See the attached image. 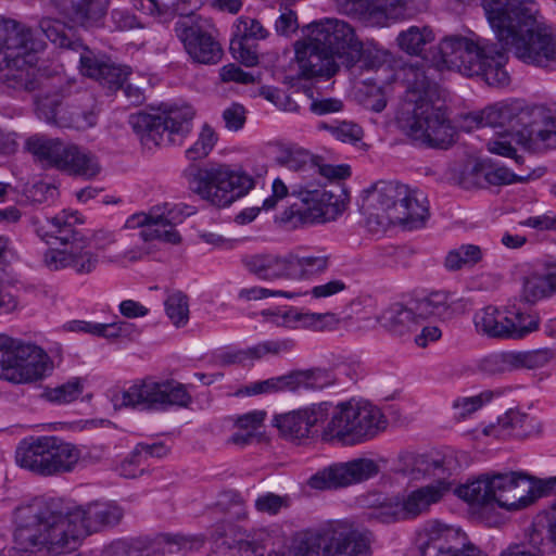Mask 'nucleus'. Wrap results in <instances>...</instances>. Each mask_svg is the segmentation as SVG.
Here are the masks:
<instances>
[{
	"label": "nucleus",
	"mask_w": 556,
	"mask_h": 556,
	"mask_svg": "<svg viewBox=\"0 0 556 556\" xmlns=\"http://www.w3.org/2000/svg\"><path fill=\"white\" fill-rule=\"evenodd\" d=\"M482 8L501 48L473 34L451 35L439 43L441 59L435 67L409 64L403 68L406 92L396 122L419 144L446 149L456 138L455 128L437 105L441 99L434 81L438 70L455 68L466 76H481L489 86L503 88L510 83L505 48L526 64L556 67V34L539 20L533 0H482Z\"/></svg>",
	"instance_id": "obj_1"
},
{
	"label": "nucleus",
	"mask_w": 556,
	"mask_h": 556,
	"mask_svg": "<svg viewBox=\"0 0 556 556\" xmlns=\"http://www.w3.org/2000/svg\"><path fill=\"white\" fill-rule=\"evenodd\" d=\"M45 43L34 37L26 24L0 16V79L9 88L38 92L35 96L36 114L40 119L60 127L84 130L93 121L92 115L74 117L62 106L61 88L50 79L37 76V53Z\"/></svg>",
	"instance_id": "obj_2"
},
{
	"label": "nucleus",
	"mask_w": 556,
	"mask_h": 556,
	"mask_svg": "<svg viewBox=\"0 0 556 556\" xmlns=\"http://www.w3.org/2000/svg\"><path fill=\"white\" fill-rule=\"evenodd\" d=\"M14 541L24 551L52 556L75 551L81 530L62 498L36 497L14 510Z\"/></svg>",
	"instance_id": "obj_3"
},
{
	"label": "nucleus",
	"mask_w": 556,
	"mask_h": 556,
	"mask_svg": "<svg viewBox=\"0 0 556 556\" xmlns=\"http://www.w3.org/2000/svg\"><path fill=\"white\" fill-rule=\"evenodd\" d=\"M359 210L371 231L399 225L413 230L425 226L430 216L426 194L399 181H378L364 190Z\"/></svg>",
	"instance_id": "obj_4"
},
{
	"label": "nucleus",
	"mask_w": 556,
	"mask_h": 556,
	"mask_svg": "<svg viewBox=\"0 0 556 556\" xmlns=\"http://www.w3.org/2000/svg\"><path fill=\"white\" fill-rule=\"evenodd\" d=\"M374 533L349 520L330 521L294 535L292 556H372Z\"/></svg>",
	"instance_id": "obj_5"
},
{
	"label": "nucleus",
	"mask_w": 556,
	"mask_h": 556,
	"mask_svg": "<svg viewBox=\"0 0 556 556\" xmlns=\"http://www.w3.org/2000/svg\"><path fill=\"white\" fill-rule=\"evenodd\" d=\"M466 121L479 126L505 127L516 134L527 149L556 147V125L540 109H529L519 101L490 106L481 114H469Z\"/></svg>",
	"instance_id": "obj_6"
},
{
	"label": "nucleus",
	"mask_w": 556,
	"mask_h": 556,
	"mask_svg": "<svg viewBox=\"0 0 556 556\" xmlns=\"http://www.w3.org/2000/svg\"><path fill=\"white\" fill-rule=\"evenodd\" d=\"M78 217L75 214H60L39 222L37 233L47 242L54 238L62 249H49L43 254V263L51 270L71 268L78 275L92 273L99 256L93 252L90 240L75 229Z\"/></svg>",
	"instance_id": "obj_7"
},
{
	"label": "nucleus",
	"mask_w": 556,
	"mask_h": 556,
	"mask_svg": "<svg viewBox=\"0 0 556 556\" xmlns=\"http://www.w3.org/2000/svg\"><path fill=\"white\" fill-rule=\"evenodd\" d=\"M319 437L323 442L354 446L372 440L388 427L382 410L364 400H349L330 407Z\"/></svg>",
	"instance_id": "obj_8"
},
{
	"label": "nucleus",
	"mask_w": 556,
	"mask_h": 556,
	"mask_svg": "<svg viewBox=\"0 0 556 556\" xmlns=\"http://www.w3.org/2000/svg\"><path fill=\"white\" fill-rule=\"evenodd\" d=\"M291 195L299 200L281 214L283 223L293 227L326 224L336 220L348 208L350 195L342 185L318 187L309 181L291 186Z\"/></svg>",
	"instance_id": "obj_9"
},
{
	"label": "nucleus",
	"mask_w": 556,
	"mask_h": 556,
	"mask_svg": "<svg viewBox=\"0 0 556 556\" xmlns=\"http://www.w3.org/2000/svg\"><path fill=\"white\" fill-rule=\"evenodd\" d=\"M188 188L202 200L226 207L245 195L254 186L253 178L227 164H189L182 170Z\"/></svg>",
	"instance_id": "obj_10"
},
{
	"label": "nucleus",
	"mask_w": 556,
	"mask_h": 556,
	"mask_svg": "<svg viewBox=\"0 0 556 556\" xmlns=\"http://www.w3.org/2000/svg\"><path fill=\"white\" fill-rule=\"evenodd\" d=\"M468 301L445 292H432L428 296L410 302L408 306L394 303L382 312L378 321L395 334L416 330L419 324L430 317L443 319L464 313Z\"/></svg>",
	"instance_id": "obj_11"
},
{
	"label": "nucleus",
	"mask_w": 556,
	"mask_h": 556,
	"mask_svg": "<svg viewBox=\"0 0 556 556\" xmlns=\"http://www.w3.org/2000/svg\"><path fill=\"white\" fill-rule=\"evenodd\" d=\"M26 149L43 166L71 176L90 179L101 170L98 157L93 153L60 138L34 136L27 139Z\"/></svg>",
	"instance_id": "obj_12"
},
{
	"label": "nucleus",
	"mask_w": 556,
	"mask_h": 556,
	"mask_svg": "<svg viewBox=\"0 0 556 556\" xmlns=\"http://www.w3.org/2000/svg\"><path fill=\"white\" fill-rule=\"evenodd\" d=\"M80 458V451L56 437H40L24 441L16 450L20 467L42 477L72 471Z\"/></svg>",
	"instance_id": "obj_13"
},
{
	"label": "nucleus",
	"mask_w": 556,
	"mask_h": 556,
	"mask_svg": "<svg viewBox=\"0 0 556 556\" xmlns=\"http://www.w3.org/2000/svg\"><path fill=\"white\" fill-rule=\"evenodd\" d=\"M194 111L191 106L170 108L157 113H136L129 116V124L148 148L181 144L191 131Z\"/></svg>",
	"instance_id": "obj_14"
},
{
	"label": "nucleus",
	"mask_w": 556,
	"mask_h": 556,
	"mask_svg": "<svg viewBox=\"0 0 556 556\" xmlns=\"http://www.w3.org/2000/svg\"><path fill=\"white\" fill-rule=\"evenodd\" d=\"M52 369L49 355L39 346L0 334V378L13 383L42 379Z\"/></svg>",
	"instance_id": "obj_15"
},
{
	"label": "nucleus",
	"mask_w": 556,
	"mask_h": 556,
	"mask_svg": "<svg viewBox=\"0 0 556 556\" xmlns=\"http://www.w3.org/2000/svg\"><path fill=\"white\" fill-rule=\"evenodd\" d=\"M303 33L309 40H315L331 50L348 70L362 61L365 51L363 43L354 28L345 21L330 17L314 21L303 28Z\"/></svg>",
	"instance_id": "obj_16"
},
{
	"label": "nucleus",
	"mask_w": 556,
	"mask_h": 556,
	"mask_svg": "<svg viewBox=\"0 0 556 556\" xmlns=\"http://www.w3.org/2000/svg\"><path fill=\"white\" fill-rule=\"evenodd\" d=\"M476 331L491 339L519 340L536 331L540 318L536 314L503 311L485 306L473 316Z\"/></svg>",
	"instance_id": "obj_17"
},
{
	"label": "nucleus",
	"mask_w": 556,
	"mask_h": 556,
	"mask_svg": "<svg viewBox=\"0 0 556 556\" xmlns=\"http://www.w3.org/2000/svg\"><path fill=\"white\" fill-rule=\"evenodd\" d=\"M380 471L371 458L358 457L333 463L309 477L307 485L315 490H339L367 481Z\"/></svg>",
	"instance_id": "obj_18"
},
{
	"label": "nucleus",
	"mask_w": 556,
	"mask_h": 556,
	"mask_svg": "<svg viewBox=\"0 0 556 556\" xmlns=\"http://www.w3.org/2000/svg\"><path fill=\"white\" fill-rule=\"evenodd\" d=\"M333 382L330 372L321 368L294 370L287 375L254 381L236 392V395L251 396L278 392H296L301 389L321 390Z\"/></svg>",
	"instance_id": "obj_19"
},
{
	"label": "nucleus",
	"mask_w": 556,
	"mask_h": 556,
	"mask_svg": "<svg viewBox=\"0 0 556 556\" xmlns=\"http://www.w3.org/2000/svg\"><path fill=\"white\" fill-rule=\"evenodd\" d=\"M182 222V212L179 207L153 208L148 214L138 213L130 216L125 224L126 228H141L139 236L143 241L161 240L177 244L181 238L175 226Z\"/></svg>",
	"instance_id": "obj_20"
},
{
	"label": "nucleus",
	"mask_w": 556,
	"mask_h": 556,
	"mask_svg": "<svg viewBox=\"0 0 556 556\" xmlns=\"http://www.w3.org/2000/svg\"><path fill=\"white\" fill-rule=\"evenodd\" d=\"M426 541L420 546L421 556H484L459 529L439 521L429 523L425 529Z\"/></svg>",
	"instance_id": "obj_21"
},
{
	"label": "nucleus",
	"mask_w": 556,
	"mask_h": 556,
	"mask_svg": "<svg viewBox=\"0 0 556 556\" xmlns=\"http://www.w3.org/2000/svg\"><path fill=\"white\" fill-rule=\"evenodd\" d=\"M330 402H318L277 415L274 419L275 426L280 434L291 441H302L313 438L318 430L316 427L328 417Z\"/></svg>",
	"instance_id": "obj_22"
},
{
	"label": "nucleus",
	"mask_w": 556,
	"mask_h": 556,
	"mask_svg": "<svg viewBox=\"0 0 556 556\" xmlns=\"http://www.w3.org/2000/svg\"><path fill=\"white\" fill-rule=\"evenodd\" d=\"M492 505L507 510L528 507L535 501L532 481L521 472H505L490 477Z\"/></svg>",
	"instance_id": "obj_23"
},
{
	"label": "nucleus",
	"mask_w": 556,
	"mask_h": 556,
	"mask_svg": "<svg viewBox=\"0 0 556 556\" xmlns=\"http://www.w3.org/2000/svg\"><path fill=\"white\" fill-rule=\"evenodd\" d=\"M175 33L189 56L201 64H216L222 60L223 49L211 31L199 23L178 21Z\"/></svg>",
	"instance_id": "obj_24"
},
{
	"label": "nucleus",
	"mask_w": 556,
	"mask_h": 556,
	"mask_svg": "<svg viewBox=\"0 0 556 556\" xmlns=\"http://www.w3.org/2000/svg\"><path fill=\"white\" fill-rule=\"evenodd\" d=\"M294 50L300 77L330 78L343 66L331 50L305 35L303 40L295 42Z\"/></svg>",
	"instance_id": "obj_25"
},
{
	"label": "nucleus",
	"mask_w": 556,
	"mask_h": 556,
	"mask_svg": "<svg viewBox=\"0 0 556 556\" xmlns=\"http://www.w3.org/2000/svg\"><path fill=\"white\" fill-rule=\"evenodd\" d=\"M216 547L223 556H286L280 538L265 529L255 531L251 540L218 533Z\"/></svg>",
	"instance_id": "obj_26"
},
{
	"label": "nucleus",
	"mask_w": 556,
	"mask_h": 556,
	"mask_svg": "<svg viewBox=\"0 0 556 556\" xmlns=\"http://www.w3.org/2000/svg\"><path fill=\"white\" fill-rule=\"evenodd\" d=\"M68 510L81 530V535L112 528L124 516L122 507L113 502H92Z\"/></svg>",
	"instance_id": "obj_27"
},
{
	"label": "nucleus",
	"mask_w": 556,
	"mask_h": 556,
	"mask_svg": "<svg viewBox=\"0 0 556 556\" xmlns=\"http://www.w3.org/2000/svg\"><path fill=\"white\" fill-rule=\"evenodd\" d=\"M165 380L143 379L113 397L116 407H141L143 409L164 410Z\"/></svg>",
	"instance_id": "obj_28"
},
{
	"label": "nucleus",
	"mask_w": 556,
	"mask_h": 556,
	"mask_svg": "<svg viewBox=\"0 0 556 556\" xmlns=\"http://www.w3.org/2000/svg\"><path fill=\"white\" fill-rule=\"evenodd\" d=\"M451 484L443 479L402 495L401 504L405 520L415 519L430 510L450 491Z\"/></svg>",
	"instance_id": "obj_29"
},
{
	"label": "nucleus",
	"mask_w": 556,
	"mask_h": 556,
	"mask_svg": "<svg viewBox=\"0 0 556 556\" xmlns=\"http://www.w3.org/2000/svg\"><path fill=\"white\" fill-rule=\"evenodd\" d=\"M521 301L535 304L556 294V262L544 264L541 270L525 275L521 280Z\"/></svg>",
	"instance_id": "obj_30"
},
{
	"label": "nucleus",
	"mask_w": 556,
	"mask_h": 556,
	"mask_svg": "<svg viewBox=\"0 0 556 556\" xmlns=\"http://www.w3.org/2000/svg\"><path fill=\"white\" fill-rule=\"evenodd\" d=\"M247 270L261 280H290V253H261L243 258Z\"/></svg>",
	"instance_id": "obj_31"
},
{
	"label": "nucleus",
	"mask_w": 556,
	"mask_h": 556,
	"mask_svg": "<svg viewBox=\"0 0 556 556\" xmlns=\"http://www.w3.org/2000/svg\"><path fill=\"white\" fill-rule=\"evenodd\" d=\"M52 2L84 27L99 25L109 9V0H52Z\"/></svg>",
	"instance_id": "obj_32"
},
{
	"label": "nucleus",
	"mask_w": 556,
	"mask_h": 556,
	"mask_svg": "<svg viewBox=\"0 0 556 556\" xmlns=\"http://www.w3.org/2000/svg\"><path fill=\"white\" fill-rule=\"evenodd\" d=\"M345 12L359 18L379 23L392 17L395 9L403 5V0H336Z\"/></svg>",
	"instance_id": "obj_33"
},
{
	"label": "nucleus",
	"mask_w": 556,
	"mask_h": 556,
	"mask_svg": "<svg viewBox=\"0 0 556 556\" xmlns=\"http://www.w3.org/2000/svg\"><path fill=\"white\" fill-rule=\"evenodd\" d=\"M316 155L298 146L279 147L275 161L282 166L299 175V181H309L312 170H315Z\"/></svg>",
	"instance_id": "obj_34"
},
{
	"label": "nucleus",
	"mask_w": 556,
	"mask_h": 556,
	"mask_svg": "<svg viewBox=\"0 0 556 556\" xmlns=\"http://www.w3.org/2000/svg\"><path fill=\"white\" fill-rule=\"evenodd\" d=\"M330 265V255L318 251L307 255L290 253V280H304L324 274Z\"/></svg>",
	"instance_id": "obj_35"
},
{
	"label": "nucleus",
	"mask_w": 556,
	"mask_h": 556,
	"mask_svg": "<svg viewBox=\"0 0 556 556\" xmlns=\"http://www.w3.org/2000/svg\"><path fill=\"white\" fill-rule=\"evenodd\" d=\"M266 416L267 413L262 409L238 416L235 420L237 431L229 438V442L238 446H245L254 441H260Z\"/></svg>",
	"instance_id": "obj_36"
},
{
	"label": "nucleus",
	"mask_w": 556,
	"mask_h": 556,
	"mask_svg": "<svg viewBox=\"0 0 556 556\" xmlns=\"http://www.w3.org/2000/svg\"><path fill=\"white\" fill-rule=\"evenodd\" d=\"M434 40V34L428 26H410L396 37L399 48L409 55H421L426 46Z\"/></svg>",
	"instance_id": "obj_37"
},
{
	"label": "nucleus",
	"mask_w": 556,
	"mask_h": 556,
	"mask_svg": "<svg viewBox=\"0 0 556 556\" xmlns=\"http://www.w3.org/2000/svg\"><path fill=\"white\" fill-rule=\"evenodd\" d=\"M483 258V251L477 244H462L447 252L444 267L450 271L471 268Z\"/></svg>",
	"instance_id": "obj_38"
},
{
	"label": "nucleus",
	"mask_w": 556,
	"mask_h": 556,
	"mask_svg": "<svg viewBox=\"0 0 556 556\" xmlns=\"http://www.w3.org/2000/svg\"><path fill=\"white\" fill-rule=\"evenodd\" d=\"M366 516L369 521H377L383 525L404 521L400 495L383 497L369 508Z\"/></svg>",
	"instance_id": "obj_39"
},
{
	"label": "nucleus",
	"mask_w": 556,
	"mask_h": 556,
	"mask_svg": "<svg viewBox=\"0 0 556 556\" xmlns=\"http://www.w3.org/2000/svg\"><path fill=\"white\" fill-rule=\"evenodd\" d=\"M39 28L56 47L72 50L81 47L79 39L72 38V29L59 20L42 17L39 22Z\"/></svg>",
	"instance_id": "obj_40"
},
{
	"label": "nucleus",
	"mask_w": 556,
	"mask_h": 556,
	"mask_svg": "<svg viewBox=\"0 0 556 556\" xmlns=\"http://www.w3.org/2000/svg\"><path fill=\"white\" fill-rule=\"evenodd\" d=\"M455 494L470 504L492 505L490 477L482 476L471 482L459 485Z\"/></svg>",
	"instance_id": "obj_41"
},
{
	"label": "nucleus",
	"mask_w": 556,
	"mask_h": 556,
	"mask_svg": "<svg viewBox=\"0 0 556 556\" xmlns=\"http://www.w3.org/2000/svg\"><path fill=\"white\" fill-rule=\"evenodd\" d=\"M480 368L489 375H502L518 369L516 351L492 353L483 357Z\"/></svg>",
	"instance_id": "obj_42"
},
{
	"label": "nucleus",
	"mask_w": 556,
	"mask_h": 556,
	"mask_svg": "<svg viewBox=\"0 0 556 556\" xmlns=\"http://www.w3.org/2000/svg\"><path fill=\"white\" fill-rule=\"evenodd\" d=\"M500 391L484 390L472 396H462L453 402V408L456 410L455 418L464 420L469 415L480 409L486 403H490L495 396H500Z\"/></svg>",
	"instance_id": "obj_43"
},
{
	"label": "nucleus",
	"mask_w": 556,
	"mask_h": 556,
	"mask_svg": "<svg viewBox=\"0 0 556 556\" xmlns=\"http://www.w3.org/2000/svg\"><path fill=\"white\" fill-rule=\"evenodd\" d=\"M165 312L172 324L177 327H184L189 320L188 298L180 291L170 293L165 300Z\"/></svg>",
	"instance_id": "obj_44"
},
{
	"label": "nucleus",
	"mask_w": 556,
	"mask_h": 556,
	"mask_svg": "<svg viewBox=\"0 0 556 556\" xmlns=\"http://www.w3.org/2000/svg\"><path fill=\"white\" fill-rule=\"evenodd\" d=\"M85 388L84 380L75 377L63 384L48 389L46 396L50 402L58 404H67L79 397Z\"/></svg>",
	"instance_id": "obj_45"
},
{
	"label": "nucleus",
	"mask_w": 556,
	"mask_h": 556,
	"mask_svg": "<svg viewBox=\"0 0 556 556\" xmlns=\"http://www.w3.org/2000/svg\"><path fill=\"white\" fill-rule=\"evenodd\" d=\"M265 320L276 327L289 330L304 329V313L296 308L287 311H264L262 312Z\"/></svg>",
	"instance_id": "obj_46"
},
{
	"label": "nucleus",
	"mask_w": 556,
	"mask_h": 556,
	"mask_svg": "<svg viewBox=\"0 0 556 556\" xmlns=\"http://www.w3.org/2000/svg\"><path fill=\"white\" fill-rule=\"evenodd\" d=\"M315 170H312L311 179L313 184L318 187H327L324 181H331L336 179H344L351 175L350 167L348 165H329L323 164L321 159L316 156L315 159Z\"/></svg>",
	"instance_id": "obj_47"
},
{
	"label": "nucleus",
	"mask_w": 556,
	"mask_h": 556,
	"mask_svg": "<svg viewBox=\"0 0 556 556\" xmlns=\"http://www.w3.org/2000/svg\"><path fill=\"white\" fill-rule=\"evenodd\" d=\"M294 346L295 342L292 339L267 340L249 348L244 351V355L251 358H262L269 354L279 356L292 352Z\"/></svg>",
	"instance_id": "obj_48"
},
{
	"label": "nucleus",
	"mask_w": 556,
	"mask_h": 556,
	"mask_svg": "<svg viewBox=\"0 0 556 556\" xmlns=\"http://www.w3.org/2000/svg\"><path fill=\"white\" fill-rule=\"evenodd\" d=\"M79 52V68L83 75L99 81L103 74L104 66L109 61L99 58L88 47L81 43V47L74 49Z\"/></svg>",
	"instance_id": "obj_49"
},
{
	"label": "nucleus",
	"mask_w": 556,
	"mask_h": 556,
	"mask_svg": "<svg viewBox=\"0 0 556 556\" xmlns=\"http://www.w3.org/2000/svg\"><path fill=\"white\" fill-rule=\"evenodd\" d=\"M486 173V162L484 161H476L468 163L459 178V184L465 189L471 188H486V177L484 174Z\"/></svg>",
	"instance_id": "obj_50"
},
{
	"label": "nucleus",
	"mask_w": 556,
	"mask_h": 556,
	"mask_svg": "<svg viewBox=\"0 0 556 556\" xmlns=\"http://www.w3.org/2000/svg\"><path fill=\"white\" fill-rule=\"evenodd\" d=\"M216 141L217 136L215 131L208 125H204L195 143L186 151L187 157L191 161H197L207 156Z\"/></svg>",
	"instance_id": "obj_51"
},
{
	"label": "nucleus",
	"mask_w": 556,
	"mask_h": 556,
	"mask_svg": "<svg viewBox=\"0 0 556 556\" xmlns=\"http://www.w3.org/2000/svg\"><path fill=\"white\" fill-rule=\"evenodd\" d=\"M164 410L172 406L187 407L191 403V395L187 388L175 380H165Z\"/></svg>",
	"instance_id": "obj_52"
},
{
	"label": "nucleus",
	"mask_w": 556,
	"mask_h": 556,
	"mask_svg": "<svg viewBox=\"0 0 556 556\" xmlns=\"http://www.w3.org/2000/svg\"><path fill=\"white\" fill-rule=\"evenodd\" d=\"M518 369H534L545 366L553 357L551 349H538L532 351H516Z\"/></svg>",
	"instance_id": "obj_53"
},
{
	"label": "nucleus",
	"mask_w": 556,
	"mask_h": 556,
	"mask_svg": "<svg viewBox=\"0 0 556 556\" xmlns=\"http://www.w3.org/2000/svg\"><path fill=\"white\" fill-rule=\"evenodd\" d=\"M515 409L507 410L497 418L495 424L483 427L482 433L485 437H494L496 439H505L515 435Z\"/></svg>",
	"instance_id": "obj_54"
},
{
	"label": "nucleus",
	"mask_w": 556,
	"mask_h": 556,
	"mask_svg": "<svg viewBox=\"0 0 556 556\" xmlns=\"http://www.w3.org/2000/svg\"><path fill=\"white\" fill-rule=\"evenodd\" d=\"M254 506L258 513L274 516L279 514L281 509L290 506V497L268 492L260 495L255 500Z\"/></svg>",
	"instance_id": "obj_55"
},
{
	"label": "nucleus",
	"mask_w": 556,
	"mask_h": 556,
	"mask_svg": "<svg viewBox=\"0 0 556 556\" xmlns=\"http://www.w3.org/2000/svg\"><path fill=\"white\" fill-rule=\"evenodd\" d=\"M340 318L334 313H304V329L324 331L336 329Z\"/></svg>",
	"instance_id": "obj_56"
},
{
	"label": "nucleus",
	"mask_w": 556,
	"mask_h": 556,
	"mask_svg": "<svg viewBox=\"0 0 556 556\" xmlns=\"http://www.w3.org/2000/svg\"><path fill=\"white\" fill-rule=\"evenodd\" d=\"M319 128H325L342 142H357L363 138L362 128L351 122H342L338 125H327L325 123L319 125Z\"/></svg>",
	"instance_id": "obj_57"
},
{
	"label": "nucleus",
	"mask_w": 556,
	"mask_h": 556,
	"mask_svg": "<svg viewBox=\"0 0 556 556\" xmlns=\"http://www.w3.org/2000/svg\"><path fill=\"white\" fill-rule=\"evenodd\" d=\"M238 34L241 35L239 39L248 41L249 39H265L268 31L255 18L240 17L237 24Z\"/></svg>",
	"instance_id": "obj_58"
},
{
	"label": "nucleus",
	"mask_w": 556,
	"mask_h": 556,
	"mask_svg": "<svg viewBox=\"0 0 556 556\" xmlns=\"http://www.w3.org/2000/svg\"><path fill=\"white\" fill-rule=\"evenodd\" d=\"M128 72L119 66L108 62L99 83L108 86L110 89L119 90L127 83Z\"/></svg>",
	"instance_id": "obj_59"
},
{
	"label": "nucleus",
	"mask_w": 556,
	"mask_h": 556,
	"mask_svg": "<svg viewBox=\"0 0 556 556\" xmlns=\"http://www.w3.org/2000/svg\"><path fill=\"white\" fill-rule=\"evenodd\" d=\"M299 293L290 292L285 290H273L264 287H252L240 290L239 298L248 300V301H256L266 299L269 296H282L287 299H293L298 296Z\"/></svg>",
	"instance_id": "obj_60"
},
{
	"label": "nucleus",
	"mask_w": 556,
	"mask_h": 556,
	"mask_svg": "<svg viewBox=\"0 0 556 556\" xmlns=\"http://www.w3.org/2000/svg\"><path fill=\"white\" fill-rule=\"evenodd\" d=\"M230 51L236 60L240 61L245 66H254L257 61V54L254 49H252L248 41L242 39H235L230 42Z\"/></svg>",
	"instance_id": "obj_61"
},
{
	"label": "nucleus",
	"mask_w": 556,
	"mask_h": 556,
	"mask_svg": "<svg viewBox=\"0 0 556 556\" xmlns=\"http://www.w3.org/2000/svg\"><path fill=\"white\" fill-rule=\"evenodd\" d=\"M58 195V189L54 185L46 181L34 184L27 191V197L35 203H45L52 201Z\"/></svg>",
	"instance_id": "obj_62"
},
{
	"label": "nucleus",
	"mask_w": 556,
	"mask_h": 556,
	"mask_svg": "<svg viewBox=\"0 0 556 556\" xmlns=\"http://www.w3.org/2000/svg\"><path fill=\"white\" fill-rule=\"evenodd\" d=\"M219 77L224 83L235 81L239 84H252L255 80L251 73L242 71L233 63L223 66L219 70Z\"/></svg>",
	"instance_id": "obj_63"
},
{
	"label": "nucleus",
	"mask_w": 556,
	"mask_h": 556,
	"mask_svg": "<svg viewBox=\"0 0 556 556\" xmlns=\"http://www.w3.org/2000/svg\"><path fill=\"white\" fill-rule=\"evenodd\" d=\"M486 184L489 186L508 185L517 180V177L506 167H497L486 163Z\"/></svg>",
	"instance_id": "obj_64"
}]
</instances>
